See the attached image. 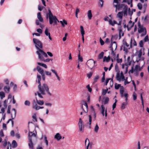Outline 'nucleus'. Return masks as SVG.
I'll list each match as a JSON object with an SVG mask.
<instances>
[{
  "mask_svg": "<svg viewBox=\"0 0 149 149\" xmlns=\"http://www.w3.org/2000/svg\"><path fill=\"white\" fill-rule=\"evenodd\" d=\"M38 91L35 93L36 96L38 95V97L40 98H43L42 95L47 94L49 96H52V94L49 91V88L48 85L46 83L38 85Z\"/></svg>",
  "mask_w": 149,
  "mask_h": 149,
  "instance_id": "1",
  "label": "nucleus"
},
{
  "mask_svg": "<svg viewBox=\"0 0 149 149\" xmlns=\"http://www.w3.org/2000/svg\"><path fill=\"white\" fill-rule=\"evenodd\" d=\"M109 100V98L108 97H104L102 101V104L101 105V108L100 109L101 113L103 116H105L106 118L107 116V108H105L103 104H107Z\"/></svg>",
  "mask_w": 149,
  "mask_h": 149,
  "instance_id": "2",
  "label": "nucleus"
},
{
  "mask_svg": "<svg viewBox=\"0 0 149 149\" xmlns=\"http://www.w3.org/2000/svg\"><path fill=\"white\" fill-rule=\"evenodd\" d=\"M120 96L121 97H124L125 98V102H123L120 106V108L121 109H124L126 108L128 103V94L127 91L125 92L124 94L123 93V91L121 90L120 91Z\"/></svg>",
  "mask_w": 149,
  "mask_h": 149,
  "instance_id": "3",
  "label": "nucleus"
},
{
  "mask_svg": "<svg viewBox=\"0 0 149 149\" xmlns=\"http://www.w3.org/2000/svg\"><path fill=\"white\" fill-rule=\"evenodd\" d=\"M48 15L49 19V23L50 24L53 23L54 25L57 24V22H59L55 16H54L50 9H48Z\"/></svg>",
  "mask_w": 149,
  "mask_h": 149,
  "instance_id": "4",
  "label": "nucleus"
},
{
  "mask_svg": "<svg viewBox=\"0 0 149 149\" xmlns=\"http://www.w3.org/2000/svg\"><path fill=\"white\" fill-rule=\"evenodd\" d=\"M36 53L38 55V58L40 61L43 60L45 57L46 58L48 56L47 54L41 49H38L36 52Z\"/></svg>",
  "mask_w": 149,
  "mask_h": 149,
  "instance_id": "5",
  "label": "nucleus"
},
{
  "mask_svg": "<svg viewBox=\"0 0 149 149\" xmlns=\"http://www.w3.org/2000/svg\"><path fill=\"white\" fill-rule=\"evenodd\" d=\"M88 107L87 103L86 102L82 105L81 107L82 111L80 112V115L82 116H85L87 114L88 112Z\"/></svg>",
  "mask_w": 149,
  "mask_h": 149,
  "instance_id": "6",
  "label": "nucleus"
},
{
  "mask_svg": "<svg viewBox=\"0 0 149 149\" xmlns=\"http://www.w3.org/2000/svg\"><path fill=\"white\" fill-rule=\"evenodd\" d=\"M132 47H130L127 43L126 40L124 39L123 41V45L122 46V48H123V50L125 54H127L128 50Z\"/></svg>",
  "mask_w": 149,
  "mask_h": 149,
  "instance_id": "7",
  "label": "nucleus"
},
{
  "mask_svg": "<svg viewBox=\"0 0 149 149\" xmlns=\"http://www.w3.org/2000/svg\"><path fill=\"white\" fill-rule=\"evenodd\" d=\"M33 41L37 50H38V49H40L42 48V44L39 40L36 38H33Z\"/></svg>",
  "mask_w": 149,
  "mask_h": 149,
  "instance_id": "8",
  "label": "nucleus"
},
{
  "mask_svg": "<svg viewBox=\"0 0 149 149\" xmlns=\"http://www.w3.org/2000/svg\"><path fill=\"white\" fill-rule=\"evenodd\" d=\"M138 26L139 27L138 29V31L139 33H142L141 34V36H143L146 34V29L142 26H141L139 23H138Z\"/></svg>",
  "mask_w": 149,
  "mask_h": 149,
  "instance_id": "9",
  "label": "nucleus"
},
{
  "mask_svg": "<svg viewBox=\"0 0 149 149\" xmlns=\"http://www.w3.org/2000/svg\"><path fill=\"white\" fill-rule=\"evenodd\" d=\"M116 78V80L119 82L121 81H124L125 80V77L123 72H121L120 73V72L117 73Z\"/></svg>",
  "mask_w": 149,
  "mask_h": 149,
  "instance_id": "10",
  "label": "nucleus"
},
{
  "mask_svg": "<svg viewBox=\"0 0 149 149\" xmlns=\"http://www.w3.org/2000/svg\"><path fill=\"white\" fill-rule=\"evenodd\" d=\"M96 61H94L93 59H90L88 60L86 63V64L88 68L91 70L95 66V64L96 63Z\"/></svg>",
  "mask_w": 149,
  "mask_h": 149,
  "instance_id": "11",
  "label": "nucleus"
},
{
  "mask_svg": "<svg viewBox=\"0 0 149 149\" xmlns=\"http://www.w3.org/2000/svg\"><path fill=\"white\" fill-rule=\"evenodd\" d=\"M116 48L117 44L115 42H113L110 45V48L111 51V54L114 56H115V54L114 52V51L116 49Z\"/></svg>",
  "mask_w": 149,
  "mask_h": 149,
  "instance_id": "12",
  "label": "nucleus"
},
{
  "mask_svg": "<svg viewBox=\"0 0 149 149\" xmlns=\"http://www.w3.org/2000/svg\"><path fill=\"white\" fill-rule=\"evenodd\" d=\"M78 125L79 131L81 132H83L84 130V127L83 126V121L81 118H79V121Z\"/></svg>",
  "mask_w": 149,
  "mask_h": 149,
  "instance_id": "13",
  "label": "nucleus"
},
{
  "mask_svg": "<svg viewBox=\"0 0 149 149\" xmlns=\"http://www.w3.org/2000/svg\"><path fill=\"white\" fill-rule=\"evenodd\" d=\"M32 108L35 110L37 111L40 109H43L44 107L43 106L40 107L38 106L35 102V100H33L32 103Z\"/></svg>",
  "mask_w": 149,
  "mask_h": 149,
  "instance_id": "14",
  "label": "nucleus"
},
{
  "mask_svg": "<svg viewBox=\"0 0 149 149\" xmlns=\"http://www.w3.org/2000/svg\"><path fill=\"white\" fill-rule=\"evenodd\" d=\"M115 88L116 90L118 89L119 88H120V91L121 90H122L123 91V94H124V93L125 91H124V88L123 86H121V85L120 84H117L116 83H115Z\"/></svg>",
  "mask_w": 149,
  "mask_h": 149,
  "instance_id": "15",
  "label": "nucleus"
},
{
  "mask_svg": "<svg viewBox=\"0 0 149 149\" xmlns=\"http://www.w3.org/2000/svg\"><path fill=\"white\" fill-rule=\"evenodd\" d=\"M134 24V22H132L130 20L127 25L126 24H124V28H125L126 27L128 30L129 31L133 26Z\"/></svg>",
  "mask_w": 149,
  "mask_h": 149,
  "instance_id": "16",
  "label": "nucleus"
},
{
  "mask_svg": "<svg viewBox=\"0 0 149 149\" xmlns=\"http://www.w3.org/2000/svg\"><path fill=\"white\" fill-rule=\"evenodd\" d=\"M123 16V12H119L117 15V17L119 18V21L117 24L118 25H120Z\"/></svg>",
  "mask_w": 149,
  "mask_h": 149,
  "instance_id": "17",
  "label": "nucleus"
},
{
  "mask_svg": "<svg viewBox=\"0 0 149 149\" xmlns=\"http://www.w3.org/2000/svg\"><path fill=\"white\" fill-rule=\"evenodd\" d=\"M13 110H14V116H13L12 115V114H11V117L12 118V119H9L8 120V121L7 122V123H8L10 121H11V122L12 126V127L13 126V124H14V122H13V120L14 119V118L15 117V116H16V111L15 109L13 108Z\"/></svg>",
  "mask_w": 149,
  "mask_h": 149,
  "instance_id": "18",
  "label": "nucleus"
},
{
  "mask_svg": "<svg viewBox=\"0 0 149 149\" xmlns=\"http://www.w3.org/2000/svg\"><path fill=\"white\" fill-rule=\"evenodd\" d=\"M91 108L92 110L91 114V115H93V120H95L96 117V115L95 111L93 106H91Z\"/></svg>",
  "mask_w": 149,
  "mask_h": 149,
  "instance_id": "19",
  "label": "nucleus"
},
{
  "mask_svg": "<svg viewBox=\"0 0 149 149\" xmlns=\"http://www.w3.org/2000/svg\"><path fill=\"white\" fill-rule=\"evenodd\" d=\"M128 65L126 63L123 64L122 65V68L124 71L125 74H126L127 72V69L128 67Z\"/></svg>",
  "mask_w": 149,
  "mask_h": 149,
  "instance_id": "20",
  "label": "nucleus"
},
{
  "mask_svg": "<svg viewBox=\"0 0 149 149\" xmlns=\"http://www.w3.org/2000/svg\"><path fill=\"white\" fill-rule=\"evenodd\" d=\"M45 35L48 36L49 39L50 40H52V38L50 36V33L49 32V29L47 28H46L45 31Z\"/></svg>",
  "mask_w": 149,
  "mask_h": 149,
  "instance_id": "21",
  "label": "nucleus"
},
{
  "mask_svg": "<svg viewBox=\"0 0 149 149\" xmlns=\"http://www.w3.org/2000/svg\"><path fill=\"white\" fill-rule=\"evenodd\" d=\"M130 47L132 46H135L137 45L136 42L134 39L132 38L130 40Z\"/></svg>",
  "mask_w": 149,
  "mask_h": 149,
  "instance_id": "22",
  "label": "nucleus"
},
{
  "mask_svg": "<svg viewBox=\"0 0 149 149\" xmlns=\"http://www.w3.org/2000/svg\"><path fill=\"white\" fill-rule=\"evenodd\" d=\"M92 116H93V115H91V114H90L88 115V120L87 121V124H88L90 126V127H91V124L92 121Z\"/></svg>",
  "mask_w": 149,
  "mask_h": 149,
  "instance_id": "23",
  "label": "nucleus"
},
{
  "mask_svg": "<svg viewBox=\"0 0 149 149\" xmlns=\"http://www.w3.org/2000/svg\"><path fill=\"white\" fill-rule=\"evenodd\" d=\"M36 104L42 106L44 104V102L43 100H38L37 97H36V101H35Z\"/></svg>",
  "mask_w": 149,
  "mask_h": 149,
  "instance_id": "24",
  "label": "nucleus"
},
{
  "mask_svg": "<svg viewBox=\"0 0 149 149\" xmlns=\"http://www.w3.org/2000/svg\"><path fill=\"white\" fill-rule=\"evenodd\" d=\"M51 70L53 73L56 76V78H57V79H58V81H60V79H61L60 78V77L58 75L56 71L55 70H53L52 69Z\"/></svg>",
  "mask_w": 149,
  "mask_h": 149,
  "instance_id": "25",
  "label": "nucleus"
},
{
  "mask_svg": "<svg viewBox=\"0 0 149 149\" xmlns=\"http://www.w3.org/2000/svg\"><path fill=\"white\" fill-rule=\"evenodd\" d=\"M113 6L114 7L116 8V11L117 10H120V8H122V6H123V5L122 4H118V3L116 5L114 4Z\"/></svg>",
  "mask_w": 149,
  "mask_h": 149,
  "instance_id": "26",
  "label": "nucleus"
},
{
  "mask_svg": "<svg viewBox=\"0 0 149 149\" xmlns=\"http://www.w3.org/2000/svg\"><path fill=\"white\" fill-rule=\"evenodd\" d=\"M29 146L30 148L31 149H33V144L32 142V139L31 138H29Z\"/></svg>",
  "mask_w": 149,
  "mask_h": 149,
  "instance_id": "27",
  "label": "nucleus"
},
{
  "mask_svg": "<svg viewBox=\"0 0 149 149\" xmlns=\"http://www.w3.org/2000/svg\"><path fill=\"white\" fill-rule=\"evenodd\" d=\"M118 30L119 33V38H120L121 37L123 36L124 35V33L122 31V28L121 27H119L118 29Z\"/></svg>",
  "mask_w": 149,
  "mask_h": 149,
  "instance_id": "28",
  "label": "nucleus"
},
{
  "mask_svg": "<svg viewBox=\"0 0 149 149\" xmlns=\"http://www.w3.org/2000/svg\"><path fill=\"white\" fill-rule=\"evenodd\" d=\"M54 138L57 141H59L61 139L62 137L61 134L58 133H57L54 136Z\"/></svg>",
  "mask_w": 149,
  "mask_h": 149,
  "instance_id": "29",
  "label": "nucleus"
},
{
  "mask_svg": "<svg viewBox=\"0 0 149 149\" xmlns=\"http://www.w3.org/2000/svg\"><path fill=\"white\" fill-rule=\"evenodd\" d=\"M37 18L38 20L41 22H43V19L41 17L40 13L38 12L37 14Z\"/></svg>",
  "mask_w": 149,
  "mask_h": 149,
  "instance_id": "30",
  "label": "nucleus"
},
{
  "mask_svg": "<svg viewBox=\"0 0 149 149\" xmlns=\"http://www.w3.org/2000/svg\"><path fill=\"white\" fill-rule=\"evenodd\" d=\"M87 16L89 19H91L93 15L92 14L91 10H89L87 13Z\"/></svg>",
  "mask_w": 149,
  "mask_h": 149,
  "instance_id": "31",
  "label": "nucleus"
},
{
  "mask_svg": "<svg viewBox=\"0 0 149 149\" xmlns=\"http://www.w3.org/2000/svg\"><path fill=\"white\" fill-rule=\"evenodd\" d=\"M36 134L34 133H33L32 132H29L28 133V136L29 138H31L32 139V136H34L36 137Z\"/></svg>",
  "mask_w": 149,
  "mask_h": 149,
  "instance_id": "32",
  "label": "nucleus"
},
{
  "mask_svg": "<svg viewBox=\"0 0 149 149\" xmlns=\"http://www.w3.org/2000/svg\"><path fill=\"white\" fill-rule=\"evenodd\" d=\"M144 49V48L143 47H142L139 50L138 54V56L139 57H140L141 56L143 53V52Z\"/></svg>",
  "mask_w": 149,
  "mask_h": 149,
  "instance_id": "33",
  "label": "nucleus"
},
{
  "mask_svg": "<svg viewBox=\"0 0 149 149\" xmlns=\"http://www.w3.org/2000/svg\"><path fill=\"white\" fill-rule=\"evenodd\" d=\"M41 80V76L39 74H37V76L36 82H38L39 85L41 84L40 81Z\"/></svg>",
  "mask_w": 149,
  "mask_h": 149,
  "instance_id": "34",
  "label": "nucleus"
},
{
  "mask_svg": "<svg viewBox=\"0 0 149 149\" xmlns=\"http://www.w3.org/2000/svg\"><path fill=\"white\" fill-rule=\"evenodd\" d=\"M108 21L109 24L111 25L112 26H113L115 24H117L118 23H117V22L116 21H112L111 19L109 20Z\"/></svg>",
  "mask_w": 149,
  "mask_h": 149,
  "instance_id": "35",
  "label": "nucleus"
},
{
  "mask_svg": "<svg viewBox=\"0 0 149 149\" xmlns=\"http://www.w3.org/2000/svg\"><path fill=\"white\" fill-rule=\"evenodd\" d=\"M43 137L44 138L45 142V143L46 146H47L48 145V140L47 139V136L45 135H42L40 139H42Z\"/></svg>",
  "mask_w": 149,
  "mask_h": 149,
  "instance_id": "36",
  "label": "nucleus"
},
{
  "mask_svg": "<svg viewBox=\"0 0 149 149\" xmlns=\"http://www.w3.org/2000/svg\"><path fill=\"white\" fill-rule=\"evenodd\" d=\"M36 70L40 74L44 72L43 69L38 66H37Z\"/></svg>",
  "mask_w": 149,
  "mask_h": 149,
  "instance_id": "37",
  "label": "nucleus"
},
{
  "mask_svg": "<svg viewBox=\"0 0 149 149\" xmlns=\"http://www.w3.org/2000/svg\"><path fill=\"white\" fill-rule=\"evenodd\" d=\"M3 90L6 93H8L10 90V87L8 86H5L3 88Z\"/></svg>",
  "mask_w": 149,
  "mask_h": 149,
  "instance_id": "38",
  "label": "nucleus"
},
{
  "mask_svg": "<svg viewBox=\"0 0 149 149\" xmlns=\"http://www.w3.org/2000/svg\"><path fill=\"white\" fill-rule=\"evenodd\" d=\"M37 64L39 65L42 66L45 69L47 68V65L44 63L40 62H37Z\"/></svg>",
  "mask_w": 149,
  "mask_h": 149,
  "instance_id": "39",
  "label": "nucleus"
},
{
  "mask_svg": "<svg viewBox=\"0 0 149 149\" xmlns=\"http://www.w3.org/2000/svg\"><path fill=\"white\" fill-rule=\"evenodd\" d=\"M110 59V57L109 56H108L107 57L104 56L103 58V61L107 62L109 61Z\"/></svg>",
  "mask_w": 149,
  "mask_h": 149,
  "instance_id": "40",
  "label": "nucleus"
},
{
  "mask_svg": "<svg viewBox=\"0 0 149 149\" xmlns=\"http://www.w3.org/2000/svg\"><path fill=\"white\" fill-rule=\"evenodd\" d=\"M59 22H60L62 24L63 26L64 27L65 25H67V22L65 19H63V21H60Z\"/></svg>",
  "mask_w": 149,
  "mask_h": 149,
  "instance_id": "41",
  "label": "nucleus"
},
{
  "mask_svg": "<svg viewBox=\"0 0 149 149\" xmlns=\"http://www.w3.org/2000/svg\"><path fill=\"white\" fill-rule=\"evenodd\" d=\"M99 130V127L97 124H96L94 128V132L96 133H97L98 131Z\"/></svg>",
  "mask_w": 149,
  "mask_h": 149,
  "instance_id": "42",
  "label": "nucleus"
},
{
  "mask_svg": "<svg viewBox=\"0 0 149 149\" xmlns=\"http://www.w3.org/2000/svg\"><path fill=\"white\" fill-rule=\"evenodd\" d=\"M141 68H140V66L139 65H136L135 66L134 70L135 71H140L141 70Z\"/></svg>",
  "mask_w": 149,
  "mask_h": 149,
  "instance_id": "43",
  "label": "nucleus"
},
{
  "mask_svg": "<svg viewBox=\"0 0 149 149\" xmlns=\"http://www.w3.org/2000/svg\"><path fill=\"white\" fill-rule=\"evenodd\" d=\"M127 78H128L127 77H126V79H125V80H124V85H126L127 84H129L130 82L132 81V77H130V80L129 81H127Z\"/></svg>",
  "mask_w": 149,
  "mask_h": 149,
  "instance_id": "44",
  "label": "nucleus"
},
{
  "mask_svg": "<svg viewBox=\"0 0 149 149\" xmlns=\"http://www.w3.org/2000/svg\"><path fill=\"white\" fill-rule=\"evenodd\" d=\"M80 29H81V34L82 35V36H84V30L83 27L82 26H80Z\"/></svg>",
  "mask_w": 149,
  "mask_h": 149,
  "instance_id": "45",
  "label": "nucleus"
},
{
  "mask_svg": "<svg viewBox=\"0 0 149 149\" xmlns=\"http://www.w3.org/2000/svg\"><path fill=\"white\" fill-rule=\"evenodd\" d=\"M104 52H101L98 56V58L99 59H102L104 56Z\"/></svg>",
  "mask_w": 149,
  "mask_h": 149,
  "instance_id": "46",
  "label": "nucleus"
},
{
  "mask_svg": "<svg viewBox=\"0 0 149 149\" xmlns=\"http://www.w3.org/2000/svg\"><path fill=\"white\" fill-rule=\"evenodd\" d=\"M0 97L1 99H3L5 97V94L3 92L1 91L0 92Z\"/></svg>",
  "mask_w": 149,
  "mask_h": 149,
  "instance_id": "47",
  "label": "nucleus"
},
{
  "mask_svg": "<svg viewBox=\"0 0 149 149\" xmlns=\"http://www.w3.org/2000/svg\"><path fill=\"white\" fill-rule=\"evenodd\" d=\"M32 118H33V120L34 122H36L37 121L36 116V114H34L33 115V116H32Z\"/></svg>",
  "mask_w": 149,
  "mask_h": 149,
  "instance_id": "48",
  "label": "nucleus"
},
{
  "mask_svg": "<svg viewBox=\"0 0 149 149\" xmlns=\"http://www.w3.org/2000/svg\"><path fill=\"white\" fill-rule=\"evenodd\" d=\"M132 96L133 97V100H136L137 98V95L135 92H133Z\"/></svg>",
  "mask_w": 149,
  "mask_h": 149,
  "instance_id": "49",
  "label": "nucleus"
},
{
  "mask_svg": "<svg viewBox=\"0 0 149 149\" xmlns=\"http://www.w3.org/2000/svg\"><path fill=\"white\" fill-rule=\"evenodd\" d=\"M144 42L143 40H141L139 43V46L141 48L143 47V46L144 44Z\"/></svg>",
  "mask_w": 149,
  "mask_h": 149,
  "instance_id": "50",
  "label": "nucleus"
},
{
  "mask_svg": "<svg viewBox=\"0 0 149 149\" xmlns=\"http://www.w3.org/2000/svg\"><path fill=\"white\" fill-rule=\"evenodd\" d=\"M115 70L117 73H118V72H120L119 69L118 68V67L117 64H116L115 66Z\"/></svg>",
  "mask_w": 149,
  "mask_h": 149,
  "instance_id": "51",
  "label": "nucleus"
},
{
  "mask_svg": "<svg viewBox=\"0 0 149 149\" xmlns=\"http://www.w3.org/2000/svg\"><path fill=\"white\" fill-rule=\"evenodd\" d=\"M8 142H7V139H4V143L3 144V146L5 147L7 145H8Z\"/></svg>",
  "mask_w": 149,
  "mask_h": 149,
  "instance_id": "52",
  "label": "nucleus"
},
{
  "mask_svg": "<svg viewBox=\"0 0 149 149\" xmlns=\"http://www.w3.org/2000/svg\"><path fill=\"white\" fill-rule=\"evenodd\" d=\"M12 144L14 148L16 147L17 146V143L15 140L13 141Z\"/></svg>",
  "mask_w": 149,
  "mask_h": 149,
  "instance_id": "53",
  "label": "nucleus"
},
{
  "mask_svg": "<svg viewBox=\"0 0 149 149\" xmlns=\"http://www.w3.org/2000/svg\"><path fill=\"white\" fill-rule=\"evenodd\" d=\"M78 60L79 61L81 62H82L83 61V58L82 57L80 56V53H79L78 55Z\"/></svg>",
  "mask_w": 149,
  "mask_h": 149,
  "instance_id": "54",
  "label": "nucleus"
},
{
  "mask_svg": "<svg viewBox=\"0 0 149 149\" xmlns=\"http://www.w3.org/2000/svg\"><path fill=\"white\" fill-rule=\"evenodd\" d=\"M134 71H135L134 69V68L132 66L131 69L128 72V73L129 74H130L133 73Z\"/></svg>",
  "mask_w": 149,
  "mask_h": 149,
  "instance_id": "55",
  "label": "nucleus"
},
{
  "mask_svg": "<svg viewBox=\"0 0 149 149\" xmlns=\"http://www.w3.org/2000/svg\"><path fill=\"white\" fill-rule=\"evenodd\" d=\"M108 91V89L107 88L105 90L103 89L102 91V94L103 95H105L107 93V91Z\"/></svg>",
  "mask_w": 149,
  "mask_h": 149,
  "instance_id": "56",
  "label": "nucleus"
},
{
  "mask_svg": "<svg viewBox=\"0 0 149 149\" xmlns=\"http://www.w3.org/2000/svg\"><path fill=\"white\" fill-rule=\"evenodd\" d=\"M132 0H126V2L128 4H130V7H132Z\"/></svg>",
  "mask_w": 149,
  "mask_h": 149,
  "instance_id": "57",
  "label": "nucleus"
},
{
  "mask_svg": "<svg viewBox=\"0 0 149 149\" xmlns=\"http://www.w3.org/2000/svg\"><path fill=\"white\" fill-rule=\"evenodd\" d=\"M137 6L138 9L139 10H141L142 9V5L141 3H139L137 4Z\"/></svg>",
  "mask_w": 149,
  "mask_h": 149,
  "instance_id": "58",
  "label": "nucleus"
},
{
  "mask_svg": "<svg viewBox=\"0 0 149 149\" xmlns=\"http://www.w3.org/2000/svg\"><path fill=\"white\" fill-rule=\"evenodd\" d=\"M86 88L88 89V91L91 92L92 91V89L90 88L89 84L87 85L86 86Z\"/></svg>",
  "mask_w": 149,
  "mask_h": 149,
  "instance_id": "59",
  "label": "nucleus"
},
{
  "mask_svg": "<svg viewBox=\"0 0 149 149\" xmlns=\"http://www.w3.org/2000/svg\"><path fill=\"white\" fill-rule=\"evenodd\" d=\"M99 77L98 76H96L95 77L93 80V83H95L97 81V80L99 78Z\"/></svg>",
  "mask_w": 149,
  "mask_h": 149,
  "instance_id": "60",
  "label": "nucleus"
},
{
  "mask_svg": "<svg viewBox=\"0 0 149 149\" xmlns=\"http://www.w3.org/2000/svg\"><path fill=\"white\" fill-rule=\"evenodd\" d=\"M24 104L26 106H29L30 104V103L29 101L26 100L24 102Z\"/></svg>",
  "mask_w": 149,
  "mask_h": 149,
  "instance_id": "61",
  "label": "nucleus"
},
{
  "mask_svg": "<svg viewBox=\"0 0 149 149\" xmlns=\"http://www.w3.org/2000/svg\"><path fill=\"white\" fill-rule=\"evenodd\" d=\"M7 101L6 100H5L3 102V106L5 108H6L7 107Z\"/></svg>",
  "mask_w": 149,
  "mask_h": 149,
  "instance_id": "62",
  "label": "nucleus"
},
{
  "mask_svg": "<svg viewBox=\"0 0 149 149\" xmlns=\"http://www.w3.org/2000/svg\"><path fill=\"white\" fill-rule=\"evenodd\" d=\"M50 60H51L50 59L48 58L46 59H45V58H43V60H42L41 61H43L45 62H49L50 61Z\"/></svg>",
  "mask_w": 149,
  "mask_h": 149,
  "instance_id": "63",
  "label": "nucleus"
},
{
  "mask_svg": "<svg viewBox=\"0 0 149 149\" xmlns=\"http://www.w3.org/2000/svg\"><path fill=\"white\" fill-rule=\"evenodd\" d=\"M92 144L89 142L87 146L86 147V149H88L89 148H91V147Z\"/></svg>",
  "mask_w": 149,
  "mask_h": 149,
  "instance_id": "64",
  "label": "nucleus"
}]
</instances>
